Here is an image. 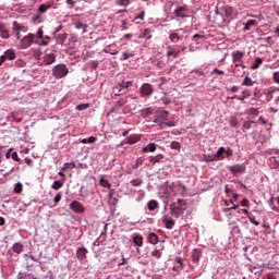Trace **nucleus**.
<instances>
[{
    "instance_id": "f257e3e1",
    "label": "nucleus",
    "mask_w": 279,
    "mask_h": 279,
    "mask_svg": "<svg viewBox=\"0 0 279 279\" xmlns=\"http://www.w3.org/2000/svg\"><path fill=\"white\" fill-rule=\"evenodd\" d=\"M186 210V201L178 198L177 202L170 204V215L175 219H180Z\"/></svg>"
},
{
    "instance_id": "f03ea898",
    "label": "nucleus",
    "mask_w": 279,
    "mask_h": 279,
    "mask_svg": "<svg viewBox=\"0 0 279 279\" xmlns=\"http://www.w3.org/2000/svg\"><path fill=\"white\" fill-rule=\"evenodd\" d=\"M69 75V68L64 64H58L52 69V76L56 80H62V77H66Z\"/></svg>"
},
{
    "instance_id": "7ed1b4c3",
    "label": "nucleus",
    "mask_w": 279,
    "mask_h": 279,
    "mask_svg": "<svg viewBox=\"0 0 279 279\" xmlns=\"http://www.w3.org/2000/svg\"><path fill=\"white\" fill-rule=\"evenodd\" d=\"M132 84V81H122L120 84L113 87L114 95H117L118 97H121V95H126L128 88H130Z\"/></svg>"
},
{
    "instance_id": "20e7f679",
    "label": "nucleus",
    "mask_w": 279,
    "mask_h": 279,
    "mask_svg": "<svg viewBox=\"0 0 279 279\" xmlns=\"http://www.w3.org/2000/svg\"><path fill=\"white\" fill-rule=\"evenodd\" d=\"M169 121V111L159 109L155 113L154 123H158V125L165 124V122Z\"/></svg>"
},
{
    "instance_id": "39448f33",
    "label": "nucleus",
    "mask_w": 279,
    "mask_h": 279,
    "mask_svg": "<svg viewBox=\"0 0 279 279\" xmlns=\"http://www.w3.org/2000/svg\"><path fill=\"white\" fill-rule=\"evenodd\" d=\"M141 97H149L154 93V87L149 83H145L142 85L141 89Z\"/></svg>"
},
{
    "instance_id": "423d86ee",
    "label": "nucleus",
    "mask_w": 279,
    "mask_h": 279,
    "mask_svg": "<svg viewBox=\"0 0 279 279\" xmlns=\"http://www.w3.org/2000/svg\"><path fill=\"white\" fill-rule=\"evenodd\" d=\"M34 38H36V35L29 33L22 39V47L23 49H27L28 47H32V44L34 43Z\"/></svg>"
},
{
    "instance_id": "0eeeda50",
    "label": "nucleus",
    "mask_w": 279,
    "mask_h": 279,
    "mask_svg": "<svg viewBox=\"0 0 279 279\" xmlns=\"http://www.w3.org/2000/svg\"><path fill=\"white\" fill-rule=\"evenodd\" d=\"M245 169H246V167H245L244 163L235 165V166H230L229 167V171L233 175H236V173H245Z\"/></svg>"
},
{
    "instance_id": "6e6552de",
    "label": "nucleus",
    "mask_w": 279,
    "mask_h": 279,
    "mask_svg": "<svg viewBox=\"0 0 279 279\" xmlns=\"http://www.w3.org/2000/svg\"><path fill=\"white\" fill-rule=\"evenodd\" d=\"M180 58V50L175 49V46L167 47V58Z\"/></svg>"
},
{
    "instance_id": "1a4fd4ad",
    "label": "nucleus",
    "mask_w": 279,
    "mask_h": 279,
    "mask_svg": "<svg viewBox=\"0 0 279 279\" xmlns=\"http://www.w3.org/2000/svg\"><path fill=\"white\" fill-rule=\"evenodd\" d=\"M70 208L71 210H73L74 213H84V205H82V203L77 202V201H73L70 204Z\"/></svg>"
},
{
    "instance_id": "9d476101",
    "label": "nucleus",
    "mask_w": 279,
    "mask_h": 279,
    "mask_svg": "<svg viewBox=\"0 0 279 279\" xmlns=\"http://www.w3.org/2000/svg\"><path fill=\"white\" fill-rule=\"evenodd\" d=\"M1 58H4V62L7 60L12 61V60H16V52L14 51V49H8L2 56Z\"/></svg>"
},
{
    "instance_id": "9b49d317",
    "label": "nucleus",
    "mask_w": 279,
    "mask_h": 279,
    "mask_svg": "<svg viewBox=\"0 0 279 279\" xmlns=\"http://www.w3.org/2000/svg\"><path fill=\"white\" fill-rule=\"evenodd\" d=\"M244 56H245V53L241 50L233 51L232 52L233 62L235 64H241V60H243Z\"/></svg>"
},
{
    "instance_id": "f8f14e48",
    "label": "nucleus",
    "mask_w": 279,
    "mask_h": 279,
    "mask_svg": "<svg viewBox=\"0 0 279 279\" xmlns=\"http://www.w3.org/2000/svg\"><path fill=\"white\" fill-rule=\"evenodd\" d=\"M186 7H179L174 10L177 19H186Z\"/></svg>"
},
{
    "instance_id": "ddd939ff",
    "label": "nucleus",
    "mask_w": 279,
    "mask_h": 279,
    "mask_svg": "<svg viewBox=\"0 0 279 279\" xmlns=\"http://www.w3.org/2000/svg\"><path fill=\"white\" fill-rule=\"evenodd\" d=\"M86 254H88V250H86V247H78L76 250V257L78 258V260H85L86 258Z\"/></svg>"
},
{
    "instance_id": "4468645a",
    "label": "nucleus",
    "mask_w": 279,
    "mask_h": 279,
    "mask_svg": "<svg viewBox=\"0 0 279 279\" xmlns=\"http://www.w3.org/2000/svg\"><path fill=\"white\" fill-rule=\"evenodd\" d=\"M104 52L110 53L111 56H117V53H119V50H117V45L111 44L104 49Z\"/></svg>"
},
{
    "instance_id": "2eb2a0df",
    "label": "nucleus",
    "mask_w": 279,
    "mask_h": 279,
    "mask_svg": "<svg viewBox=\"0 0 279 279\" xmlns=\"http://www.w3.org/2000/svg\"><path fill=\"white\" fill-rule=\"evenodd\" d=\"M0 36L4 40H8V38H10V32L8 31V27H5V24H0Z\"/></svg>"
},
{
    "instance_id": "dca6fc26",
    "label": "nucleus",
    "mask_w": 279,
    "mask_h": 279,
    "mask_svg": "<svg viewBox=\"0 0 279 279\" xmlns=\"http://www.w3.org/2000/svg\"><path fill=\"white\" fill-rule=\"evenodd\" d=\"M151 64L157 66V69H165V61L162 59H158L156 57L150 58Z\"/></svg>"
},
{
    "instance_id": "f3484780",
    "label": "nucleus",
    "mask_w": 279,
    "mask_h": 279,
    "mask_svg": "<svg viewBox=\"0 0 279 279\" xmlns=\"http://www.w3.org/2000/svg\"><path fill=\"white\" fill-rule=\"evenodd\" d=\"M53 62H56L54 53H48L44 57V64L49 65V64H53Z\"/></svg>"
},
{
    "instance_id": "a211bd4d",
    "label": "nucleus",
    "mask_w": 279,
    "mask_h": 279,
    "mask_svg": "<svg viewBox=\"0 0 279 279\" xmlns=\"http://www.w3.org/2000/svg\"><path fill=\"white\" fill-rule=\"evenodd\" d=\"M162 222L165 223V227L167 228V230H173V226H175V220L171 218L165 217L162 219Z\"/></svg>"
},
{
    "instance_id": "6ab92c4d",
    "label": "nucleus",
    "mask_w": 279,
    "mask_h": 279,
    "mask_svg": "<svg viewBox=\"0 0 279 279\" xmlns=\"http://www.w3.org/2000/svg\"><path fill=\"white\" fill-rule=\"evenodd\" d=\"M75 29H82V34H86V29L88 28L87 24H84L82 21L74 22Z\"/></svg>"
},
{
    "instance_id": "aec40b11",
    "label": "nucleus",
    "mask_w": 279,
    "mask_h": 279,
    "mask_svg": "<svg viewBox=\"0 0 279 279\" xmlns=\"http://www.w3.org/2000/svg\"><path fill=\"white\" fill-rule=\"evenodd\" d=\"M169 39L171 40V43H180V40H182V36H180V33L173 32L170 33Z\"/></svg>"
},
{
    "instance_id": "412c9836",
    "label": "nucleus",
    "mask_w": 279,
    "mask_h": 279,
    "mask_svg": "<svg viewBox=\"0 0 279 279\" xmlns=\"http://www.w3.org/2000/svg\"><path fill=\"white\" fill-rule=\"evenodd\" d=\"M66 38H69V34H66V33H62V34L57 35V44L58 45H64Z\"/></svg>"
},
{
    "instance_id": "4be33fe9",
    "label": "nucleus",
    "mask_w": 279,
    "mask_h": 279,
    "mask_svg": "<svg viewBox=\"0 0 279 279\" xmlns=\"http://www.w3.org/2000/svg\"><path fill=\"white\" fill-rule=\"evenodd\" d=\"M151 37V28L144 29L143 33L138 36V38H146V40H150Z\"/></svg>"
},
{
    "instance_id": "5701e85b",
    "label": "nucleus",
    "mask_w": 279,
    "mask_h": 279,
    "mask_svg": "<svg viewBox=\"0 0 279 279\" xmlns=\"http://www.w3.org/2000/svg\"><path fill=\"white\" fill-rule=\"evenodd\" d=\"M162 158H165V155L158 154V155H156V156H150V157H149V161H150L153 165H156L157 162H160V160H162Z\"/></svg>"
},
{
    "instance_id": "b1692460",
    "label": "nucleus",
    "mask_w": 279,
    "mask_h": 279,
    "mask_svg": "<svg viewBox=\"0 0 279 279\" xmlns=\"http://www.w3.org/2000/svg\"><path fill=\"white\" fill-rule=\"evenodd\" d=\"M133 243H135L137 245V247H143V235L136 234L133 238Z\"/></svg>"
},
{
    "instance_id": "393cba45",
    "label": "nucleus",
    "mask_w": 279,
    "mask_h": 279,
    "mask_svg": "<svg viewBox=\"0 0 279 279\" xmlns=\"http://www.w3.org/2000/svg\"><path fill=\"white\" fill-rule=\"evenodd\" d=\"M129 145H134L141 141V137L138 135H131L126 138Z\"/></svg>"
},
{
    "instance_id": "a878e982",
    "label": "nucleus",
    "mask_w": 279,
    "mask_h": 279,
    "mask_svg": "<svg viewBox=\"0 0 279 279\" xmlns=\"http://www.w3.org/2000/svg\"><path fill=\"white\" fill-rule=\"evenodd\" d=\"M142 151H144L145 154H147V151H156V144L155 143H149L147 146H145Z\"/></svg>"
},
{
    "instance_id": "bb28decb",
    "label": "nucleus",
    "mask_w": 279,
    "mask_h": 279,
    "mask_svg": "<svg viewBox=\"0 0 279 279\" xmlns=\"http://www.w3.org/2000/svg\"><path fill=\"white\" fill-rule=\"evenodd\" d=\"M148 240H149V243H151V245H158V234L156 233H150L148 235Z\"/></svg>"
},
{
    "instance_id": "cd10ccee",
    "label": "nucleus",
    "mask_w": 279,
    "mask_h": 279,
    "mask_svg": "<svg viewBox=\"0 0 279 279\" xmlns=\"http://www.w3.org/2000/svg\"><path fill=\"white\" fill-rule=\"evenodd\" d=\"M257 22L256 20H248L246 23H245V26H244V32H250V29L252 27H254V25H256Z\"/></svg>"
},
{
    "instance_id": "c85d7f7f",
    "label": "nucleus",
    "mask_w": 279,
    "mask_h": 279,
    "mask_svg": "<svg viewBox=\"0 0 279 279\" xmlns=\"http://www.w3.org/2000/svg\"><path fill=\"white\" fill-rule=\"evenodd\" d=\"M223 154H226V147H220L217 150L215 158H217L218 160H223Z\"/></svg>"
},
{
    "instance_id": "c756f323",
    "label": "nucleus",
    "mask_w": 279,
    "mask_h": 279,
    "mask_svg": "<svg viewBox=\"0 0 279 279\" xmlns=\"http://www.w3.org/2000/svg\"><path fill=\"white\" fill-rule=\"evenodd\" d=\"M199 258H202V252L194 250L192 254V259L194 263H199Z\"/></svg>"
},
{
    "instance_id": "7c9ffc66",
    "label": "nucleus",
    "mask_w": 279,
    "mask_h": 279,
    "mask_svg": "<svg viewBox=\"0 0 279 279\" xmlns=\"http://www.w3.org/2000/svg\"><path fill=\"white\" fill-rule=\"evenodd\" d=\"M132 3V0H116V5H120L121 8H128Z\"/></svg>"
},
{
    "instance_id": "2f4dec72",
    "label": "nucleus",
    "mask_w": 279,
    "mask_h": 279,
    "mask_svg": "<svg viewBox=\"0 0 279 279\" xmlns=\"http://www.w3.org/2000/svg\"><path fill=\"white\" fill-rule=\"evenodd\" d=\"M223 12H225L226 19H230V16H232L234 10L232 9V7L227 5V7H225Z\"/></svg>"
},
{
    "instance_id": "473e14b6",
    "label": "nucleus",
    "mask_w": 279,
    "mask_h": 279,
    "mask_svg": "<svg viewBox=\"0 0 279 279\" xmlns=\"http://www.w3.org/2000/svg\"><path fill=\"white\" fill-rule=\"evenodd\" d=\"M254 84H256V82L252 81V78L250 76H245L244 81L242 82V86H254Z\"/></svg>"
},
{
    "instance_id": "72a5a7b5",
    "label": "nucleus",
    "mask_w": 279,
    "mask_h": 279,
    "mask_svg": "<svg viewBox=\"0 0 279 279\" xmlns=\"http://www.w3.org/2000/svg\"><path fill=\"white\" fill-rule=\"evenodd\" d=\"M241 69L243 71V69H245V65H243L242 63H235V66L233 69V73H235L238 76L241 75Z\"/></svg>"
},
{
    "instance_id": "f704fd0d",
    "label": "nucleus",
    "mask_w": 279,
    "mask_h": 279,
    "mask_svg": "<svg viewBox=\"0 0 279 279\" xmlns=\"http://www.w3.org/2000/svg\"><path fill=\"white\" fill-rule=\"evenodd\" d=\"M99 184L100 186H104V189H110V182L106 179H104V177H100L99 179Z\"/></svg>"
},
{
    "instance_id": "c9c22d12",
    "label": "nucleus",
    "mask_w": 279,
    "mask_h": 279,
    "mask_svg": "<svg viewBox=\"0 0 279 279\" xmlns=\"http://www.w3.org/2000/svg\"><path fill=\"white\" fill-rule=\"evenodd\" d=\"M13 252H15V254H21L23 252V244L21 243L13 244Z\"/></svg>"
},
{
    "instance_id": "e433bc0d",
    "label": "nucleus",
    "mask_w": 279,
    "mask_h": 279,
    "mask_svg": "<svg viewBox=\"0 0 279 279\" xmlns=\"http://www.w3.org/2000/svg\"><path fill=\"white\" fill-rule=\"evenodd\" d=\"M260 64H263V59H262L260 57H257V58L255 59L254 64L251 66V69H252L253 71H255V69H258V66H260Z\"/></svg>"
},
{
    "instance_id": "4c0bfd02",
    "label": "nucleus",
    "mask_w": 279,
    "mask_h": 279,
    "mask_svg": "<svg viewBox=\"0 0 279 279\" xmlns=\"http://www.w3.org/2000/svg\"><path fill=\"white\" fill-rule=\"evenodd\" d=\"M13 192H14L15 194H17V195H19L20 193H23V183H21V182L16 183V184L14 185Z\"/></svg>"
},
{
    "instance_id": "58836bf2",
    "label": "nucleus",
    "mask_w": 279,
    "mask_h": 279,
    "mask_svg": "<svg viewBox=\"0 0 279 279\" xmlns=\"http://www.w3.org/2000/svg\"><path fill=\"white\" fill-rule=\"evenodd\" d=\"M143 162H145V157H138L133 165V169H138V167L143 165Z\"/></svg>"
},
{
    "instance_id": "ea45409f",
    "label": "nucleus",
    "mask_w": 279,
    "mask_h": 279,
    "mask_svg": "<svg viewBox=\"0 0 279 279\" xmlns=\"http://www.w3.org/2000/svg\"><path fill=\"white\" fill-rule=\"evenodd\" d=\"M23 28H24L23 25H21L19 22H16V21L13 22V29L15 32H17V36H19L20 32H22Z\"/></svg>"
},
{
    "instance_id": "a19ab883",
    "label": "nucleus",
    "mask_w": 279,
    "mask_h": 279,
    "mask_svg": "<svg viewBox=\"0 0 279 279\" xmlns=\"http://www.w3.org/2000/svg\"><path fill=\"white\" fill-rule=\"evenodd\" d=\"M156 208H158V202L156 201H149L148 202V210H156Z\"/></svg>"
},
{
    "instance_id": "79ce46f5",
    "label": "nucleus",
    "mask_w": 279,
    "mask_h": 279,
    "mask_svg": "<svg viewBox=\"0 0 279 279\" xmlns=\"http://www.w3.org/2000/svg\"><path fill=\"white\" fill-rule=\"evenodd\" d=\"M62 186H64V183H62L60 181H54L52 184L53 191H60V189H62Z\"/></svg>"
},
{
    "instance_id": "37998d69",
    "label": "nucleus",
    "mask_w": 279,
    "mask_h": 279,
    "mask_svg": "<svg viewBox=\"0 0 279 279\" xmlns=\"http://www.w3.org/2000/svg\"><path fill=\"white\" fill-rule=\"evenodd\" d=\"M88 108H90V104L89 102H86V104H81L78 106H76V110H88Z\"/></svg>"
},
{
    "instance_id": "c03bdc74",
    "label": "nucleus",
    "mask_w": 279,
    "mask_h": 279,
    "mask_svg": "<svg viewBox=\"0 0 279 279\" xmlns=\"http://www.w3.org/2000/svg\"><path fill=\"white\" fill-rule=\"evenodd\" d=\"M170 147H171V149L180 150L182 148V145L180 144V142L173 141V142H171Z\"/></svg>"
},
{
    "instance_id": "a18cd8bd",
    "label": "nucleus",
    "mask_w": 279,
    "mask_h": 279,
    "mask_svg": "<svg viewBox=\"0 0 279 279\" xmlns=\"http://www.w3.org/2000/svg\"><path fill=\"white\" fill-rule=\"evenodd\" d=\"M50 8L51 5L40 4L38 10L41 14H45V12H47V10H49Z\"/></svg>"
},
{
    "instance_id": "49530a36",
    "label": "nucleus",
    "mask_w": 279,
    "mask_h": 279,
    "mask_svg": "<svg viewBox=\"0 0 279 279\" xmlns=\"http://www.w3.org/2000/svg\"><path fill=\"white\" fill-rule=\"evenodd\" d=\"M258 114H259V111H258V109H256V108H251V109L248 110V116H250V117H258Z\"/></svg>"
},
{
    "instance_id": "de8ad7c7",
    "label": "nucleus",
    "mask_w": 279,
    "mask_h": 279,
    "mask_svg": "<svg viewBox=\"0 0 279 279\" xmlns=\"http://www.w3.org/2000/svg\"><path fill=\"white\" fill-rule=\"evenodd\" d=\"M250 221H251V223H253L254 226H260V222H258L257 220H256V217H254V215H248V218H247Z\"/></svg>"
},
{
    "instance_id": "09e8293b",
    "label": "nucleus",
    "mask_w": 279,
    "mask_h": 279,
    "mask_svg": "<svg viewBox=\"0 0 279 279\" xmlns=\"http://www.w3.org/2000/svg\"><path fill=\"white\" fill-rule=\"evenodd\" d=\"M216 157L213 155H204L205 162H215Z\"/></svg>"
},
{
    "instance_id": "8fccbe9b",
    "label": "nucleus",
    "mask_w": 279,
    "mask_h": 279,
    "mask_svg": "<svg viewBox=\"0 0 279 279\" xmlns=\"http://www.w3.org/2000/svg\"><path fill=\"white\" fill-rule=\"evenodd\" d=\"M236 125H239V120L235 117H232L230 119V126L231 128H236Z\"/></svg>"
},
{
    "instance_id": "3c124183",
    "label": "nucleus",
    "mask_w": 279,
    "mask_h": 279,
    "mask_svg": "<svg viewBox=\"0 0 279 279\" xmlns=\"http://www.w3.org/2000/svg\"><path fill=\"white\" fill-rule=\"evenodd\" d=\"M130 58H134V53L122 52L121 60H130Z\"/></svg>"
},
{
    "instance_id": "603ef678",
    "label": "nucleus",
    "mask_w": 279,
    "mask_h": 279,
    "mask_svg": "<svg viewBox=\"0 0 279 279\" xmlns=\"http://www.w3.org/2000/svg\"><path fill=\"white\" fill-rule=\"evenodd\" d=\"M25 61L23 59H19L15 61V66H19L20 69H23L25 66Z\"/></svg>"
},
{
    "instance_id": "864d4df0",
    "label": "nucleus",
    "mask_w": 279,
    "mask_h": 279,
    "mask_svg": "<svg viewBox=\"0 0 279 279\" xmlns=\"http://www.w3.org/2000/svg\"><path fill=\"white\" fill-rule=\"evenodd\" d=\"M11 158L12 160H14L15 162H21V158L19 157V153L14 151L11 154Z\"/></svg>"
},
{
    "instance_id": "5fc2aeb1",
    "label": "nucleus",
    "mask_w": 279,
    "mask_h": 279,
    "mask_svg": "<svg viewBox=\"0 0 279 279\" xmlns=\"http://www.w3.org/2000/svg\"><path fill=\"white\" fill-rule=\"evenodd\" d=\"M151 256H154V258H160L162 256V253H160V251L158 250H154L151 252Z\"/></svg>"
},
{
    "instance_id": "6e6d98bb",
    "label": "nucleus",
    "mask_w": 279,
    "mask_h": 279,
    "mask_svg": "<svg viewBox=\"0 0 279 279\" xmlns=\"http://www.w3.org/2000/svg\"><path fill=\"white\" fill-rule=\"evenodd\" d=\"M252 123H254V121H244V123H243L244 130L252 129Z\"/></svg>"
},
{
    "instance_id": "4d7b16f0",
    "label": "nucleus",
    "mask_w": 279,
    "mask_h": 279,
    "mask_svg": "<svg viewBox=\"0 0 279 279\" xmlns=\"http://www.w3.org/2000/svg\"><path fill=\"white\" fill-rule=\"evenodd\" d=\"M145 21V11H142L140 14L135 16V21Z\"/></svg>"
},
{
    "instance_id": "13d9d810",
    "label": "nucleus",
    "mask_w": 279,
    "mask_h": 279,
    "mask_svg": "<svg viewBox=\"0 0 279 279\" xmlns=\"http://www.w3.org/2000/svg\"><path fill=\"white\" fill-rule=\"evenodd\" d=\"M272 80H274L275 84H279V72H275L272 74Z\"/></svg>"
},
{
    "instance_id": "bf43d9fd",
    "label": "nucleus",
    "mask_w": 279,
    "mask_h": 279,
    "mask_svg": "<svg viewBox=\"0 0 279 279\" xmlns=\"http://www.w3.org/2000/svg\"><path fill=\"white\" fill-rule=\"evenodd\" d=\"M36 37L39 38V39H43V38H44L43 27L38 28L37 34H36Z\"/></svg>"
},
{
    "instance_id": "052dcab7",
    "label": "nucleus",
    "mask_w": 279,
    "mask_h": 279,
    "mask_svg": "<svg viewBox=\"0 0 279 279\" xmlns=\"http://www.w3.org/2000/svg\"><path fill=\"white\" fill-rule=\"evenodd\" d=\"M236 208H239V205H234L232 207H229V208H225L223 209V213H230V210H236Z\"/></svg>"
},
{
    "instance_id": "680f3d73",
    "label": "nucleus",
    "mask_w": 279,
    "mask_h": 279,
    "mask_svg": "<svg viewBox=\"0 0 279 279\" xmlns=\"http://www.w3.org/2000/svg\"><path fill=\"white\" fill-rule=\"evenodd\" d=\"M274 93H279V87H270L268 90V95H274Z\"/></svg>"
},
{
    "instance_id": "e2e57ef3",
    "label": "nucleus",
    "mask_w": 279,
    "mask_h": 279,
    "mask_svg": "<svg viewBox=\"0 0 279 279\" xmlns=\"http://www.w3.org/2000/svg\"><path fill=\"white\" fill-rule=\"evenodd\" d=\"M62 199V193H58L56 196H54V204H58L59 202H61Z\"/></svg>"
},
{
    "instance_id": "0e129e2a",
    "label": "nucleus",
    "mask_w": 279,
    "mask_h": 279,
    "mask_svg": "<svg viewBox=\"0 0 279 279\" xmlns=\"http://www.w3.org/2000/svg\"><path fill=\"white\" fill-rule=\"evenodd\" d=\"M202 38H204V35L195 34L193 36V40H195V43H197L198 40H202Z\"/></svg>"
},
{
    "instance_id": "69168bd1",
    "label": "nucleus",
    "mask_w": 279,
    "mask_h": 279,
    "mask_svg": "<svg viewBox=\"0 0 279 279\" xmlns=\"http://www.w3.org/2000/svg\"><path fill=\"white\" fill-rule=\"evenodd\" d=\"M240 204H241V206H243V207H247L248 204H250V201H248L247 198H243Z\"/></svg>"
},
{
    "instance_id": "338daca9",
    "label": "nucleus",
    "mask_w": 279,
    "mask_h": 279,
    "mask_svg": "<svg viewBox=\"0 0 279 279\" xmlns=\"http://www.w3.org/2000/svg\"><path fill=\"white\" fill-rule=\"evenodd\" d=\"M121 23H122L121 27L125 32L128 29V20H122Z\"/></svg>"
},
{
    "instance_id": "774afa93",
    "label": "nucleus",
    "mask_w": 279,
    "mask_h": 279,
    "mask_svg": "<svg viewBox=\"0 0 279 279\" xmlns=\"http://www.w3.org/2000/svg\"><path fill=\"white\" fill-rule=\"evenodd\" d=\"M161 101L163 106H169V104H171V99L169 98H161Z\"/></svg>"
}]
</instances>
